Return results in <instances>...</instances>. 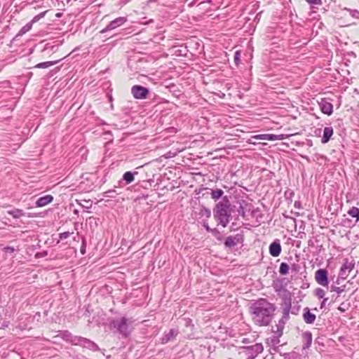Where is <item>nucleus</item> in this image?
Wrapping results in <instances>:
<instances>
[{"mask_svg":"<svg viewBox=\"0 0 359 359\" xmlns=\"http://www.w3.org/2000/svg\"><path fill=\"white\" fill-rule=\"evenodd\" d=\"M253 322L259 326H266L272 320L275 307L264 299L257 301L252 307Z\"/></svg>","mask_w":359,"mask_h":359,"instance_id":"obj_1","label":"nucleus"},{"mask_svg":"<svg viewBox=\"0 0 359 359\" xmlns=\"http://www.w3.org/2000/svg\"><path fill=\"white\" fill-rule=\"evenodd\" d=\"M231 203L229 198L225 196L222 198L214 209V217L219 224L226 227L229 222L231 216Z\"/></svg>","mask_w":359,"mask_h":359,"instance_id":"obj_2","label":"nucleus"},{"mask_svg":"<svg viewBox=\"0 0 359 359\" xmlns=\"http://www.w3.org/2000/svg\"><path fill=\"white\" fill-rule=\"evenodd\" d=\"M109 326L115 329L116 332L120 334L122 337H128L133 330V320L126 317L113 320Z\"/></svg>","mask_w":359,"mask_h":359,"instance_id":"obj_3","label":"nucleus"},{"mask_svg":"<svg viewBox=\"0 0 359 359\" xmlns=\"http://www.w3.org/2000/svg\"><path fill=\"white\" fill-rule=\"evenodd\" d=\"M65 339L67 341H69L74 345L80 346L93 351H97L100 349L98 346L95 342L84 337H73L71 335V334H66Z\"/></svg>","mask_w":359,"mask_h":359,"instance_id":"obj_4","label":"nucleus"},{"mask_svg":"<svg viewBox=\"0 0 359 359\" xmlns=\"http://www.w3.org/2000/svg\"><path fill=\"white\" fill-rule=\"evenodd\" d=\"M263 350V345L261 343H257L252 346L241 347L240 354L243 355L246 359H255Z\"/></svg>","mask_w":359,"mask_h":359,"instance_id":"obj_5","label":"nucleus"},{"mask_svg":"<svg viewBox=\"0 0 359 359\" xmlns=\"http://www.w3.org/2000/svg\"><path fill=\"white\" fill-rule=\"evenodd\" d=\"M291 309V302L290 300H286L282 304L283 316L276 325V332L279 336L282 335L285 325L290 318V311Z\"/></svg>","mask_w":359,"mask_h":359,"instance_id":"obj_6","label":"nucleus"},{"mask_svg":"<svg viewBox=\"0 0 359 359\" xmlns=\"http://www.w3.org/2000/svg\"><path fill=\"white\" fill-rule=\"evenodd\" d=\"M315 280L320 285L327 287L329 283L327 271L324 269L317 270L315 273Z\"/></svg>","mask_w":359,"mask_h":359,"instance_id":"obj_7","label":"nucleus"},{"mask_svg":"<svg viewBox=\"0 0 359 359\" xmlns=\"http://www.w3.org/2000/svg\"><path fill=\"white\" fill-rule=\"evenodd\" d=\"M131 93L136 99H145L149 93V90L145 87L135 85L132 87Z\"/></svg>","mask_w":359,"mask_h":359,"instance_id":"obj_8","label":"nucleus"},{"mask_svg":"<svg viewBox=\"0 0 359 359\" xmlns=\"http://www.w3.org/2000/svg\"><path fill=\"white\" fill-rule=\"evenodd\" d=\"M355 264L352 262H348V260L342 265L339 270V278L345 280L348 276L350 272L353 269Z\"/></svg>","mask_w":359,"mask_h":359,"instance_id":"obj_9","label":"nucleus"},{"mask_svg":"<svg viewBox=\"0 0 359 359\" xmlns=\"http://www.w3.org/2000/svg\"><path fill=\"white\" fill-rule=\"evenodd\" d=\"M126 22V18L125 17H119L116 18L115 20L110 22V23L104 28L102 31H100L101 33H105L108 31L112 30L120 25H123L124 22Z\"/></svg>","mask_w":359,"mask_h":359,"instance_id":"obj_10","label":"nucleus"},{"mask_svg":"<svg viewBox=\"0 0 359 359\" xmlns=\"http://www.w3.org/2000/svg\"><path fill=\"white\" fill-rule=\"evenodd\" d=\"M281 245L278 239L275 240L269 245V253L273 257H278L281 252Z\"/></svg>","mask_w":359,"mask_h":359,"instance_id":"obj_11","label":"nucleus"},{"mask_svg":"<svg viewBox=\"0 0 359 359\" xmlns=\"http://www.w3.org/2000/svg\"><path fill=\"white\" fill-rule=\"evenodd\" d=\"M321 111L328 116L331 115L333 112V105L325 100H322L319 102Z\"/></svg>","mask_w":359,"mask_h":359,"instance_id":"obj_12","label":"nucleus"},{"mask_svg":"<svg viewBox=\"0 0 359 359\" xmlns=\"http://www.w3.org/2000/svg\"><path fill=\"white\" fill-rule=\"evenodd\" d=\"M287 135H273V134H265L259 135L257 138L259 140L275 141V140H285Z\"/></svg>","mask_w":359,"mask_h":359,"instance_id":"obj_13","label":"nucleus"},{"mask_svg":"<svg viewBox=\"0 0 359 359\" xmlns=\"http://www.w3.org/2000/svg\"><path fill=\"white\" fill-rule=\"evenodd\" d=\"M316 316L314 313H311L309 308L304 309L303 319L307 324H313L316 320Z\"/></svg>","mask_w":359,"mask_h":359,"instance_id":"obj_14","label":"nucleus"},{"mask_svg":"<svg viewBox=\"0 0 359 359\" xmlns=\"http://www.w3.org/2000/svg\"><path fill=\"white\" fill-rule=\"evenodd\" d=\"M53 200V197L51 196V195H46L44 196H42L41 198H39L36 201V207H43L48 204H49L50 203H51Z\"/></svg>","mask_w":359,"mask_h":359,"instance_id":"obj_15","label":"nucleus"},{"mask_svg":"<svg viewBox=\"0 0 359 359\" xmlns=\"http://www.w3.org/2000/svg\"><path fill=\"white\" fill-rule=\"evenodd\" d=\"M178 333L179 332L177 329H171L168 333L165 334L162 338V344H166L168 341L174 339Z\"/></svg>","mask_w":359,"mask_h":359,"instance_id":"obj_16","label":"nucleus"},{"mask_svg":"<svg viewBox=\"0 0 359 359\" xmlns=\"http://www.w3.org/2000/svg\"><path fill=\"white\" fill-rule=\"evenodd\" d=\"M303 348H308L312 343V334L311 332H305L302 334Z\"/></svg>","mask_w":359,"mask_h":359,"instance_id":"obj_17","label":"nucleus"},{"mask_svg":"<svg viewBox=\"0 0 359 359\" xmlns=\"http://www.w3.org/2000/svg\"><path fill=\"white\" fill-rule=\"evenodd\" d=\"M333 135V128L332 127H325L323 130V136L321 140L323 144L329 142L330 137Z\"/></svg>","mask_w":359,"mask_h":359,"instance_id":"obj_18","label":"nucleus"},{"mask_svg":"<svg viewBox=\"0 0 359 359\" xmlns=\"http://www.w3.org/2000/svg\"><path fill=\"white\" fill-rule=\"evenodd\" d=\"M7 213L11 215L15 219H18L24 215V212L22 210L14 208L11 210H8Z\"/></svg>","mask_w":359,"mask_h":359,"instance_id":"obj_19","label":"nucleus"},{"mask_svg":"<svg viewBox=\"0 0 359 359\" xmlns=\"http://www.w3.org/2000/svg\"><path fill=\"white\" fill-rule=\"evenodd\" d=\"M223 194H224V191L222 189H211L210 195H211L212 198L214 199L215 201H217V199L221 198Z\"/></svg>","mask_w":359,"mask_h":359,"instance_id":"obj_20","label":"nucleus"},{"mask_svg":"<svg viewBox=\"0 0 359 359\" xmlns=\"http://www.w3.org/2000/svg\"><path fill=\"white\" fill-rule=\"evenodd\" d=\"M348 214L356 219V222L359 221V209L356 207H352L348 211Z\"/></svg>","mask_w":359,"mask_h":359,"instance_id":"obj_21","label":"nucleus"},{"mask_svg":"<svg viewBox=\"0 0 359 359\" xmlns=\"http://www.w3.org/2000/svg\"><path fill=\"white\" fill-rule=\"evenodd\" d=\"M57 62V61H48V62H41V63H39L37 64L35 67L36 68H39V69H45V68H48L51 66H53L54 65H55Z\"/></svg>","mask_w":359,"mask_h":359,"instance_id":"obj_22","label":"nucleus"},{"mask_svg":"<svg viewBox=\"0 0 359 359\" xmlns=\"http://www.w3.org/2000/svg\"><path fill=\"white\" fill-rule=\"evenodd\" d=\"M123 180L126 181L127 184H130L134 181V175L131 172L128 171L123 174Z\"/></svg>","mask_w":359,"mask_h":359,"instance_id":"obj_23","label":"nucleus"},{"mask_svg":"<svg viewBox=\"0 0 359 359\" xmlns=\"http://www.w3.org/2000/svg\"><path fill=\"white\" fill-rule=\"evenodd\" d=\"M32 23L31 22L29 23H27V25H25V26H23L21 28V29L19 31L18 35L22 36L23 34H25V33L29 32L32 29Z\"/></svg>","mask_w":359,"mask_h":359,"instance_id":"obj_24","label":"nucleus"},{"mask_svg":"<svg viewBox=\"0 0 359 359\" xmlns=\"http://www.w3.org/2000/svg\"><path fill=\"white\" fill-rule=\"evenodd\" d=\"M289 266L285 262H282L280 265L279 272L281 275H286L288 273Z\"/></svg>","mask_w":359,"mask_h":359,"instance_id":"obj_25","label":"nucleus"},{"mask_svg":"<svg viewBox=\"0 0 359 359\" xmlns=\"http://www.w3.org/2000/svg\"><path fill=\"white\" fill-rule=\"evenodd\" d=\"M200 215L202 216V217H205L207 218H209L211 215V212L209 209L206 208H204L203 207L201 210H200Z\"/></svg>","mask_w":359,"mask_h":359,"instance_id":"obj_26","label":"nucleus"},{"mask_svg":"<svg viewBox=\"0 0 359 359\" xmlns=\"http://www.w3.org/2000/svg\"><path fill=\"white\" fill-rule=\"evenodd\" d=\"M314 294L316 297H318L320 299L323 298L325 295V292L324 290H323L320 287L316 288L314 292Z\"/></svg>","mask_w":359,"mask_h":359,"instance_id":"obj_27","label":"nucleus"},{"mask_svg":"<svg viewBox=\"0 0 359 359\" xmlns=\"http://www.w3.org/2000/svg\"><path fill=\"white\" fill-rule=\"evenodd\" d=\"M46 12L47 11H44V12H42V13L35 15L33 18V19L32 20L31 22L33 24V23L38 22L40 19H41L42 18H43L45 16Z\"/></svg>","mask_w":359,"mask_h":359,"instance_id":"obj_28","label":"nucleus"},{"mask_svg":"<svg viewBox=\"0 0 359 359\" xmlns=\"http://www.w3.org/2000/svg\"><path fill=\"white\" fill-rule=\"evenodd\" d=\"M224 244L227 247H231V246H233V245H235V242H234V241L231 237H228L226 239V241L224 242Z\"/></svg>","mask_w":359,"mask_h":359,"instance_id":"obj_29","label":"nucleus"},{"mask_svg":"<svg viewBox=\"0 0 359 359\" xmlns=\"http://www.w3.org/2000/svg\"><path fill=\"white\" fill-rule=\"evenodd\" d=\"M331 291H334V292H337L338 294H341V292H344V289H342L341 287H339L332 285Z\"/></svg>","mask_w":359,"mask_h":359,"instance_id":"obj_30","label":"nucleus"},{"mask_svg":"<svg viewBox=\"0 0 359 359\" xmlns=\"http://www.w3.org/2000/svg\"><path fill=\"white\" fill-rule=\"evenodd\" d=\"M240 57H241L240 53L238 51H236L234 54V62L236 65H238L240 62Z\"/></svg>","mask_w":359,"mask_h":359,"instance_id":"obj_31","label":"nucleus"},{"mask_svg":"<svg viewBox=\"0 0 359 359\" xmlns=\"http://www.w3.org/2000/svg\"><path fill=\"white\" fill-rule=\"evenodd\" d=\"M114 194H116V191L114 190H108L106 192H104V196L107 197H114Z\"/></svg>","mask_w":359,"mask_h":359,"instance_id":"obj_32","label":"nucleus"},{"mask_svg":"<svg viewBox=\"0 0 359 359\" xmlns=\"http://www.w3.org/2000/svg\"><path fill=\"white\" fill-rule=\"evenodd\" d=\"M81 253L82 255H84L86 253V240L84 238H83V240H82V246L81 248Z\"/></svg>","mask_w":359,"mask_h":359,"instance_id":"obj_33","label":"nucleus"},{"mask_svg":"<svg viewBox=\"0 0 359 359\" xmlns=\"http://www.w3.org/2000/svg\"><path fill=\"white\" fill-rule=\"evenodd\" d=\"M69 236V232H68V231L61 233H60V236H59L60 238L62 240L66 239Z\"/></svg>","mask_w":359,"mask_h":359,"instance_id":"obj_34","label":"nucleus"},{"mask_svg":"<svg viewBox=\"0 0 359 359\" xmlns=\"http://www.w3.org/2000/svg\"><path fill=\"white\" fill-rule=\"evenodd\" d=\"M309 3L311 4H321V0H306Z\"/></svg>","mask_w":359,"mask_h":359,"instance_id":"obj_35","label":"nucleus"},{"mask_svg":"<svg viewBox=\"0 0 359 359\" xmlns=\"http://www.w3.org/2000/svg\"><path fill=\"white\" fill-rule=\"evenodd\" d=\"M158 0H149L150 2H156Z\"/></svg>","mask_w":359,"mask_h":359,"instance_id":"obj_36","label":"nucleus"},{"mask_svg":"<svg viewBox=\"0 0 359 359\" xmlns=\"http://www.w3.org/2000/svg\"><path fill=\"white\" fill-rule=\"evenodd\" d=\"M327 301V298H325L323 303H325Z\"/></svg>","mask_w":359,"mask_h":359,"instance_id":"obj_37","label":"nucleus"},{"mask_svg":"<svg viewBox=\"0 0 359 359\" xmlns=\"http://www.w3.org/2000/svg\"><path fill=\"white\" fill-rule=\"evenodd\" d=\"M339 310H340V311H344L343 308H341V307H339Z\"/></svg>","mask_w":359,"mask_h":359,"instance_id":"obj_38","label":"nucleus"},{"mask_svg":"<svg viewBox=\"0 0 359 359\" xmlns=\"http://www.w3.org/2000/svg\"><path fill=\"white\" fill-rule=\"evenodd\" d=\"M8 249H9V251H13V248H8Z\"/></svg>","mask_w":359,"mask_h":359,"instance_id":"obj_39","label":"nucleus"},{"mask_svg":"<svg viewBox=\"0 0 359 359\" xmlns=\"http://www.w3.org/2000/svg\"><path fill=\"white\" fill-rule=\"evenodd\" d=\"M8 249H9V251H13V248H8Z\"/></svg>","mask_w":359,"mask_h":359,"instance_id":"obj_40","label":"nucleus"},{"mask_svg":"<svg viewBox=\"0 0 359 359\" xmlns=\"http://www.w3.org/2000/svg\"><path fill=\"white\" fill-rule=\"evenodd\" d=\"M296 205H297V206H299V204H297V203H294L295 206H296Z\"/></svg>","mask_w":359,"mask_h":359,"instance_id":"obj_41","label":"nucleus"},{"mask_svg":"<svg viewBox=\"0 0 359 359\" xmlns=\"http://www.w3.org/2000/svg\"><path fill=\"white\" fill-rule=\"evenodd\" d=\"M296 205H297V206H299V204H297V203H294L295 206H296Z\"/></svg>","mask_w":359,"mask_h":359,"instance_id":"obj_42","label":"nucleus"}]
</instances>
